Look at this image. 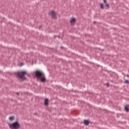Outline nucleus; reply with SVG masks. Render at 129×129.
<instances>
[{"mask_svg":"<svg viewBox=\"0 0 129 129\" xmlns=\"http://www.w3.org/2000/svg\"><path fill=\"white\" fill-rule=\"evenodd\" d=\"M9 120H11V121H13V120H15V116H12L9 117Z\"/></svg>","mask_w":129,"mask_h":129,"instance_id":"obj_10","label":"nucleus"},{"mask_svg":"<svg viewBox=\"0 0 129 129\" xmlns=\"http://www.w3.org/2000/svg\"><path fill=\"white\" fill-rule=\"evenodd\" d=\"M40 79L41 82H46V78H45L44 76L43 77H42L41 78H40Z\"/></svg>","mask_w":129,"mask_h":129,"instance_id":"obj_6","label":"nucleus"},{"mask_svg":"<svg viewBox=\"0 0 129 129\" xmlns=\"http://www.w3.org/2000/svg\"><path fill=\"white\" fill-rule=\"evenodd\" d=\"M84 122L85 125H89L90 122H89V121L88 120H84Z\"/></svg>","mask_w":129,"mask_h":129,"instance_id":"obj_7","label":"nucleus"},{"mask_svg":"<svg viewBox=\"0 0 129 129\" xmlns=\"http://www.w3.org/2000/svg\"><path fill=\"white\" fill-rule=\"evenodd\" d=\"M70 23L72 26H74V25H75V23H76V18H72L70 20Z\"/></svg>","mask_w":129,"mask_h":129,"instance_id":"obj_5","label":"nucleus"},{"mask_svg":"<svg viewBox=\"0 0 129 129\" xmlns=\"http://www.w3.org/2000/svg\"><path fill=\"white\" fill-rule=\"evenodd\" d=\"M100 9H101V10L104 9V5L102 3L100 4Z\"/></svg>","mask_w":129,"mask_h":129,"instance_id":"obj_11","label":"nucleus"},{"mask_svg":"<svg viewBox=\"0 0 129 129\" xmlns=\"http://www.w3.org/2000/svg\"><path fill=\"white\" fill-rule=\"evenodd\" d=\"M44 104L45 105H48V104H49V100L48 99H45Z\"/></svg>","mask_w":129,"mask_h":129,"instance_id":"obj_8","label":"nucleus"},{"mask_svg":"<svg viewBox=\"0 0 129 129\" xmlns=\"http://www.w3.org/2000/svg\"><path fill=\"white\" fill-rule=\"evenodd\" d=\"M9 126L11 129H19L21 127V124L19 121H16L11 124H9Z\"/></svg>","mask_w":129,"mask_h":129,"instance_id":"obj_1","label":"nucleus"},{"mask_svg":"<svg viewBox=\"0 0 129 129\" xmlns=\"http://www.w3.org/2000/svg\"><path fill=\"white\" fill-rule=\"evenodd\" d=\"M124 108H125V110H126V111H128V110H129V106H125L124 107Z\"/></svg>","mask_w":129,"mask_h":129,"instance_id":"obj_12","label":"nucleus"},{"mask_svg":"<svg viewBox=\"0 0 129 129\" xmlns=\"http://www.w3.org/2000/svg\"><path fill=\"white\" fill-rule=\"evenodd\" d=\"M49 15L51 17V18H52L54 20L57 19V13H56L55 11H51L49 13Z\"/></svg>","mask_w":129,"mask_h":129,"instance_id":"obj_4","label":"nucleus"},{"mask_svg":"<svg viewBox=\"0 0 129 129\" xmlns=\"http://www.w3.org/2000/svg\"><path fill=\"white\" fill-rule=\"evenodd\" d=\"M44 73L41 71H36L35 72V77L36 78L38 79L42 78V77H44Z\"/></svg>","mask_w":129,"mask_h":129,"instance_id":"obj_3","label":"nucleus"},{"mask_svg":"<svg viewBox=\"0 0 129 129\" xmlns=\"http://www.w3.org/2000/svg\"><path fill=\"white\" fill-rule=\"evenodd\" d=\"M127 77H129V75H127Z\"/></svg>","mask_w":129,"mask_h":129,"instance_id":"obj_14","label":"nucleus"},{"mask_svg":"<svg viewBox=\"0 0 129 129\" xmlns=\"http://www.w3.org/2000/svg\"><path fill=\"white\" fill-rule=\"evenodd\" d=\"M17 77L19 78V79H26L25 77V75H27V72L25 71H21L17 73Z\"/></svg>","mask_w":129,"mask_h":129,"instance_id":"obj_2","label":"nucleus"},{"mask_svg":"<svg viewBox=\"0 0 129 129\" xmlns=\"http://www.w3.org/2000/svg\"><path fill=\"white\" fill-rule=\"evenodd\" d=\"M125 83H127V84H129V81L127 80H125Z\"/></svg>","mask_w":129,"mask_h":129,"instance_id":"obj_13","label":"nucleus"},{"mask_svg":"<svg viewBox=\"0 0 129 129\" xmlns=\"http://www.w3.org/2000/svg\"><path fill=\"white\" fill-rule=\"evenodd\" d=\"M103 2L104 3V4H105L106 7L107 8H109V4H108V3H107V1H106V0H103Z\"/></svg>","mask_w":129,"mask_h":129,"instance_id":"obj_9","label":"nucleus"}]
</instances>
